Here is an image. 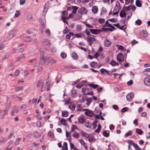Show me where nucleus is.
<instances>
[{
    "label": "nucleus",
    "instance_id": "3c124183",
    "mask_svg": "<svg viewBox=\"0 0 150 150\" xmlns=\"http://www.w3.org/2000/svg\"><path fill=\"white\" fill-rule=\"evenodd\" d=\"M76 29L77 31H80L81 30V25H78L76 26Z\"/></svg>",
    "mask_w": 150,
    "mask_h": 150
},
{
    "label": "nucleus",
    "instance_id": "aec40b11",
    "mask_svg": "<svg viewBox=\"0 0 150 150\" xmlns=\"http://www.w3.org/2000/svg\"><path fill=\"white\" fill-rule=\"evenodd\" d=\"M72 8L73 9L72 13L74 14H75L76 13L77 10L79 8L78 7L75 6H72Z\"/></svg>",
    "mask_w": 150,
    "mask_h": 150
},
{
    "label": "nucleus",
    "instance_id": "4d7b16f0",
    "mask_svg": "<svg viewBox=\"0 0 150 150\" xmlns=\"http://www.w3.org/2000/svg\"><path fill=\"white\" fill-rule=\"evenodd\" d=\"M109 21H111L112 22H113V23H115L117 22V19H115L114 18H112L111 19H109L108 20Z\"/></svg>",
    "mask_w": 150,
    "mask_h": 150
},
{
    "label": "nucleus",
    "instance_id": "864d4df0",
    "mask_svg": "<svg viewBox=\"0 0 150 150\" xmlns=\"http://www.w3.org/2000/svg\"><path fill=\"white\" fill-rule=\"evenodd\" d=\"M69 32V30L68 28L66 27L63 31V33L64 34H67Z\"/></svg>",
    "mask_w": 150,
    "mask_h": 150
},
{
    "label": "nucleus",
    "instance_id": "4c0bfd02",
    "mask_svg": "<svg viewBox=\"0 0 150 150\" xmlns=\"http://www.w3.org/2000/svg\"><path fill=\"white\" fill-rule=\"evenodd\" d=\"M23 87L22 86H19L16 87L15 88V90L16 91L23 90Z\"/></svg>",
    "mask_w": 150,
    "mask_h": 150
},
{
    "label": "nucleus",
    "instance_id": "72a5a7b5",
    "mask_svg": "<svg viewBox=\"0 0 150 150\" xmlns=\"http://www.w3.org/2000/svg\"><path fill=\"white\" fill-rule=\"evenodd\" d=\"M120 16L121 17H123L126 15V13L124 11H121L120 13Z\"/></svg>",
    "mask_w": 150,
    "mask_h": 150
},
{
    "label": "nucleus",
    "instance_id": "338daca9",
    "mask_svg": "<svg viewBox=\"0 0 150 150\" xmlns=\"http://www.w3.org/2000/svg\"><path fill=\"white\" fill-rule=\"evenodd\" d=\"M83 86V85L82 84H81V83H80V84H77L76 86V87H77V88H81V87H82V86Z\"/></svg>",
    "mask_w": 150,
    "mask_h": 150
},
{
    "label": "nucleus",
    "instance_id": "de8ad7c7",
    "mask_svg": "<svg viewBox=\"0 0 150 150\" xmlns=\"http://www.w3.org/2000/svg\"><path fill=\"white\" fill-rule=\"evenodd\" d=\"M33 135L35 137L37 138L40 136V134L37 132H36L33 134Z\"/></svg>",
    "mask_w": 150,
    "mask_h": 150
},
{
    "label": "nucleus",
    "instance_id": "13d9d810",
    "mask_svg": "<svg viewBox=\"0 0 150 150\" xmlns=\"http://www.w3.org/2000/svg\"><path fill=\"white\" fill-rule=\"evenodd\" d=\"M105 21V19L103 18H100L98 20V22L99 23H103Z\"/></svg>",
    "mask_w": 150,
    "mask_h": 150
},
{
    "label": "nucleus",
    "instance_id": "c85d7f7f",
    "mask_svg": "<svg viewBox=\"0 0 150 150\" xmlns=\"http://www.w3.org/2000/svg\"><path fill=\"white\" fill-rule=\"evenodd\" d=\"M141 2L140 0H137L136 1V5L138 7H141L142 4H141Z\"/></svg>",
    "mask_w": 150,
    "mask_h": 150
},
{
    "label": "nucleus",
    "instance_id": "20e7f679",
    "mask_svg": "<svg viewBox=\"0 0 150 150\" xmlns=\"http://www.w3.org/2000/svg\"><path fill=\"white\" fill-rule=\"evenodd\" d=\"M117 60L120 62H123L124 60V56L121 53H119L117 56Z\"/></svg>",
    "mask_w": 150,
    "mask_h": 150
},
{
    "label": "nucleus",
    "instance_id": "f3484780",
    "mask_svg": "<svg viewBox=\"0 0 150 150\" xmlns=\"http://www.w3.org/2000/svg\"><path fill=\"white\" fill-rule=\"evenodd\" d=\"M100 72L103 74H107L108 75H110L108 72V71L105 69L102 68L100 69Z\"/></svg>",
    "mask_w": 150,
    "mask_h": 150
},
{
    "label": "nucleus",
    "instance_id": "a18cd8bd",
    "mask_svg": "<svg viewBox=\"0 0 150 150\" xmlns=\"http://www.w3.org/2000/svg\"><path fill=\"white\" fill-rule=\"evenodd\" d=\"M116 47H117L118 49L121 50H122L124 49V47L120 45H116Z\"/></svg>",
    "mask_w": 150,
    "mask_h": 150
},
{
    "label": "nucleus",
    "instance_id": "9d476101",
    "mask_svg": "<svg viewBox=\"0 0 150 150\" xmlns=\"http://www.w3.org/2000/svg\"><path fill=\"white\" fill-rule=\"evenodd\" d=\"M43 84V83L42 81H39L37 83V87L39 88L41 87V92H42L43 91L45 90V88H44L42 86Z\"/></svg>",
    "mask_w": 150,
    "mask_h": 150
},
{
    "label": "nucleus",
    "instance_id": "6e6d98bb",
    "mask_svg": "<svg viewBox=\"0 0 150 150\" xmlns=\"http://www.w3.org/2000/svg\"><path fill=\"white\" fill-rule=\"evenodd\" d=\"M36 126L38 127H40L41 126V123L40 121H37L36 124Z\"/></svg>",
    "mask_w": 150,
    "mask_h": 150
},
{
    "label": "nucleus",
    "instance_id": "a211bd4d",
    "mask_svg": "<svg viewBox=\"0 0 150 150\" xmlns=\"http://www.w3.org/2000/svg\"><path fill=\"white\" fill-rule=\"evenodd\" d=\"M111 44V42L108 40H106L104 42V45L106 47H109Z\"/></svg>",
    "mask_w": 150,
    "mask_h": 150
},
{
    "label": "nucleus",
    "instance_id": "9b49d317",
    "mask_svg": "<svg viewBox=\"0 0 150 150\" xmlns=\"http://www.w3.org/2000/svg\"><path fill=\"white\" fill-rule=\"evenodd\" d=\"M139 35L142 38H144L147 36V33L146 31L143 30L139 33Z\"/></svg>",
    "mask_w": 150,
    "mask_h": 150
},
{
    "label": "nucleus",
    "instance_id": "b1692460",
    "mask_svg": "<svg viewBox=\"0 0 150 150\" xmlns=\"http://www.w3.org/2000/svg\"><path fill=\"white\" fill-rule=\"evenodd\" d=\"M88 85L90 87L94 89L97 88L99 86L97 84H95L93 83L89 84Z\"/></svg>",
    "mask_w": 150,
    "mask_h": 150
},
{
    "label": "nucleus",
    "instance_id": "dca6fc26",
    "mask_svg": "<svg viewBox=\"0 0 150 150\" xmlns=\"http://www.w3.org/2000/svg\"><path fill=\"white\" fill-rule=\"evenodd\" d=\"M18 111V108L16 106H14L13 108V110L11 111V114L12 115H13L15 113L17 112Z\"/></svg>",
    "mask_w": 150,
    "mask_h": 150
},
{
    "label": "nucleus",
    "instance_id": "603ef678",
    "mask_svg": "<svg viewBox=\"0 0 150 150\" xmlns=\"http://www.w3.org/2000/svg\"><path fill=\"white\" fill-rule=\"evenodd\" d=\"M61 56L63 58H65L67 57V54L66 53L62 52L61 54Z\"/></svg>",
    "mask_w": 150,
    "mask_h": 150
},
{
    "label": "nucleus",
    "instance_id": "f704fd0d",
    "mask_svg": "<svg viewBox=\"0 0 150 150\" xmlns=\"http://www.w3.org/2000/svg\"><path fill=\"white\" fill-rule=\"evenodd\" d=\"M97 63L95 62H91L90 64V65L91 67L95 68V66L97 65Z\"/></svg>",
    "mask_w": 150,
    "mask_h": 150
},
{
    "label": "nucleus",
    "instance_id": "ddd939ff",
    "mask_svg": "<svg viewBox=\"0 0 150 150\" xmlns=\"http://www.w3.org/2000/svg\"><path fill=\"white\" fill-rule=\"evenodd\" d=\"M84 110L86 111L85 112V113L86 115L90 117L92 116L93 113L91 111H90L88 109H84Z\"/></svg>",
    "mask_w": 150,
    "mask_h": 150
},
{
    "label": "nucleus",
    "instance_id": "8fccbe9b",
    "mask_svg": "<svg viewBox=\"0 0 150 150\" xmlns=\"http://www.w3.org/2000/svg\"><path fill=\"white\" fill-rule=\"evenodd\" d=\"M135 23L137 25H140L142 23V21L138 19L136 21Z\"/></svg>",
    "mask_w": 150,
    "mask_h": 150
},
{
    "label": "nucleus",
    "instance_id": "58836bf2",
    "mask_svg": "<svg viewBox=\"0 0 150 150\" xmlns=\"http://www.w3.org/2000/svg\"><path fill=\"white\" fill-rule=\"evenodd\" d=\"M79 121L80 123H83L84 122V119L83 118L81 117H79Z\"/></svg>",
    "mask_w": 150,
    "mask_h": 150
},
{
    "label": "nucleus",
    "instance_id": "412c9836",
    "mask_svg": "<svg viewBox=\"0 0 150 150\" xmlns=\"http://www.w3.org/2000/svg\"><path fill=\"white\" fill-rule=\"evenodd\" d=\"M62 150H68L67 144L66 142H64L62 147Z\"/></svg>",
    "mask_w": 150,
    "mask_h": 150
},
{
    "label": "nucleus",
    "instance_id": "f03ea898",
    "mask_svg": "<svg viewBox=\"0 0 150 150\" xmlns=\"http://www.w3.org/2000/svg\"><path fill=\"white\" fill-rule=\"evenodd\" d=\"M68 13L67 11H62V15L61 16V19L63 21L64 23H66L67 24H68V22L66 21L67 19L68 20L69 19V18L67 16L68 15Z\"/></svg>",
    "mask_w": 150,
    "mask_h": 150
},
{
    "label": "nucleus",
    "instance_id": "7c9ffc66",
    "mask_svg": "<svg viewBox=\"0 0 150 150\" xmlns=\"http://www.w3.org/2000/svg\"><path fill=\"white\" fill-rule=\"evenodd\" d=\"M25 42H28L32 41V39L30 38L28 36L26 37L25 39Z\"/></svg>",
    "mask_w": 150,
    "mask_h": 150
},
{
    "label": "nucleus",
    "instance_id": "69168bd1",
    "mask_svg": "<svg viewBox=\"0 0 150 150\" xmlns=\"http://www.w3.org/2000/svg\"><path fill=\"white\" fill-rule=\"evenodd\" d=\"M128 108L125 107L122 108L121 110V112H124L127 111Z\"/></svg>",
    "mask_w": 150,
    "mask_h": 150
},
{
    "label": "nucleus",
    "instance_id": "37998d69",
    "mask_svg": "<svg viewBox=\"0 0 150 150\" xmlns=\"http://www.w3.org/2000/svg\"><path fill=\"white\" fill-rule=\"evenodd\" d=\"M131 7V6H129L128 7H125L124 6L123 8V9L125 11H127L130 10Z\"/></svg>",
    "mask_w": 150,
    "mask_h": 150
},
{
    "label": "nucleus",
    "instance_id": "2f4dec72",
    "mask_svg": "<svg viewBox=\"0 0 150 150\" xmlns=\"http://www.w3.org/2000/svg\"><path fill=\"white\" fill-rule=\"evenodd\" d=\"M60 122L63 125H67V121L64 119H61L60 120Z\"/></svg>",
    "mask_w": 150,
    "mask_h": 150
},
{
    "label": "nucleus",
    "instance_id": "a878e982",
    "mask_svg": "<svg viewBox=\"0 0 150 150\" xmlns=\"http://www.w3.org/2000/svg\"><path fill=\"white\" fill-rule=\"evenodd\" d=\"M110 64L112 66H115L116 65H118V63L113 60H112L110 62Z\"/></svg>",
    "mask_w": 150,
    "mask_h": 150
},
{
    "label": "nucleus",
    "instance_id": "423d86ee",
    "mask_svg": "<svg viewBox=\"0 0 150 150\" xmlns=\"http://www.w3.org/2000/svg\"><path fill=\"white\" fill-rule=\"evenodd\" d=\"M96 39L94 37H89L87 38V41L89 43V45L91 46L93 42L95 41Z\"/></svg>",
    "mask_w": 150,
    "mask_h": 150
},
{
    "label": "nucleus",
    "instance_id": "f257e3e1",
    "mask_svg": "<svg viewBox=\"0 0 150 150\" xmlns=\"http://www.w3.org/2000/svg\"><path fill=\"white\" fill-rule=\"evenodd\" d=\"M78 17L79 19H81L82 16L83 14H86L87 12V10L84 7H81L78 9Z\"/></svg>",
    "mask_w": 150,
    "mask_h": 150
},
{
    "label": "nucleus",
    "instance_id": "bf43d9fd",
    "mask_svg": "<svg viewBox=\"0 0 150 150\" xmlns=\"http://www.w3.org/2000/svg\"><path fill=\"white\" fill-rule=\"evenodd\" d=\"M16 12L14 17H18L21 14V13L19 11H16Z\"/></svg>",
    "mask_w": 150,
    "mask_h": 150
},
{
    "label": "nucleus",
    "instance_id": "e2e57ef3",
    "mask_svg": "<svg viewBox=\"0 0 150 150\" xmlns=\"http://www.w3.org/2000/svg\"><path fill=\"white\" fill-rule=\"evenodd\" d=\"M95 140V139L94 138V137H91L89 138L88 139V141L90 142H91L92 141H94Z\"/></svg>",
    "mask_w": 150,
    "mask_h": 150
},
{
    "label": "nucleus",
    "instance_id": "0e129e2a",
    "mask_svg": "<svg viewBox=\"0 0 150 150\" xmlns=\"http://www.w3.org/2000/svg\"><path fill=\"white\" fill-rule=\"evenodd\" d=\"M137 121L138 120L137 119H135L133 123L135 126H137L138 125V123L137 122Z\"/></svg>",
    "mask_w": 150,
    "mask_h": 150
},
{
    "label": "nucleus",
    "instance_id": "2eb2a0df",
    "mask_svg": "<svg viewBox=\"0 0 150 150\" xmlns=\"http://www.w3.org/2000/svg\"><path fill=\"white\" fill-rule=\"evenodd\" d=\"M144 73L146 76H150V68H147L144 69Z\"/></svg>",
    "mask_w": 150,
    "mask_h": 150
},
{
    "label": "nucleus",
    "instance_id": "6e6552de",
    "mask_svg": "<svg viewBox=\"0 0 150 150\" xmlns=\"http://www.w3.org/2000/svg\"><path fill=\"white\" fill-rule=\"evenodd\" d=\"M16 33V32L15 30L12 31L8 34L7 38L10 39H11L15 36Z\"/></svg>",
    "mask_w": 150,
    "mask_h": 150
},
{
    "label": "nucleus",
    "instance_id": "f8f14e48",
    "mask_svg": "<svg viewBox=\"0 0 150 150\" xmlns=\"http://www.w3.org/2000/svg\"><path fill=\"white\" fill-rule=\"evenodd\" d=\"M145 84L147 86H150V79L148 77H146L144 79Z\"/></svg>",
    "mask_w": 150,
    "mask_h": 150
},
{
    "label": "nucleus",
    "instance_id": "39448f33",
    "mask_svg": "<svg viewBox=\"0 0 150 150\" xmlns=\"http://www.w3.org/2000/svg\"><path fill=\"white\" fill-rule=\"evenodd\" d=\"M89 30L90 32L93 34H99L102 32V30H98L95 29H89Z\"/></svg>",
    "mask_w": 150,
    "mask_h": 150
},
{
    "label": "nucleus",
    "instance_id": "c03bdc74",
    "mask_svg": "<svg viewBox=\"0 0 150 150\" xmlns=\"http://www.w3.org/2000/svg\"><path fill=\"white\" fill-rule=\"evenodd\" d=\"M102 30L103 31H113V30L111 29L110 28H102Z\"/></svg>",
    "mask_w": 150,
    "mask_h": 150
},
{
    "label": "nucleus",
    "instance_id": "49530a36",
    "mask_svg": "<svg viewBox=\"0 0 150 150\" xmlns=\"http://www.w3.org/2000/svg\"><path fill=\"white\" fill-rule=\"evenodd\" d=\"M87 99L86 98V97L85 96H83L82 97V99L80 100L79 101V102L80 103H83L85 102V100H86Z\"/></svg>",
    "mask_w": 150,
    "mask_h": 150
},
{
    "label": "nucleus",
    "instance_id": "cd10ccee",
    "mask_svg": "<svg viewBox=\"0 0 150 150\" xmlns=\"http://www.w3.org/2000/svg\"><path fill=\"white\" fill-rule=\"evenodd\" d=\"M92 100V99L91 98H89L87 99L86 100V101H87L86 104L88 106L90 105Z\"/></svg>",
    "mask_w": 150,
    "mask_h": 150
},
{
    "label": "nucleus",
    "instance_id": "5fc2aeb1",
    "mask_svg": "<svg viewBox=\"0 0 150 150\" xmlns=\"http://www.w3.org/2000/svg\"><path fill=\"white\" fill-rule=\"evenodd\" d=\"M132 134V131H129L127 133L125 134V137H127L128 136Z\"/></svg>",
    "mask_w": 150,
    "mask_h": 150
},
{
    "label": "nucleus",
    "instance_id": "1a4fd4ad",
    "mask_svg": "<svg viewBox=\"0 0 150 150\" xmlns=\"http://www.w3.org/2000/svg\"><path fill=\"white\" fill-rule=\"evenodd\" d=\"M42 42L44 45H45L50 46L51 45L50 41L47 39H45L43 40Z\"/></svg>",
    "mask_w": 150,
    "mask_h": 150
},
{
    "label": "nucleus",
    "instance_id": "c756f323",
    "mask_svg": "<svg viewBox=\"0 0 150 150\" xmlns=\"http://www.w3.org/2000/svg\"><path fill=\"white\" fill-rule=\"evenodd\" d=\"M81 133L83 136L85 137H86L88 138L90 137V135L88 134L83 131H82L81 132Z\"/></svg>",
    "mask_w": 150,
    "mask_h": 150
},
{
    "label": "nucleus",
    "instance_id": "0eeeda50",
    "mask_svg": "<svg viewBox=\"0 0 150 150\" xmlns=\"http://www.w3.org/2000/svg\"><path fill=\"white\" fill-rule=\"evenodd\" d=\"M134 96V94L133 93H129L126 96V98L127 100L131 101L132 100Z\"/></svg>",
    "mask_w": 150,
    "mask_h": 150
},
{
    "label": "nucleus",
    "instance_id": "052dcab7",
    "mask_svg": "<svg viewBox=\"0 0 150 150\" xmlns=\"http://www.w3.org/2000/svg\"><path fill=\"white\" fill-rule=\"evenodd\" d=\"M45 33L47 35L50 36V30L49 29L45 30Z\"/></svg>",
    "mask_w": 150,
    "mask_h": 150
},
{
    "label": "nucleus",
    "instance_id": "bb28decb",
    "mask_svg": "<svg viewBox=\"0 0 150 150\" xmlns=\"http://www.w3.org/2000/svg\"><path fill=\"white\" fill-rule=\"evenodd\" d=\"M136 132L139 134L141 135L143 133V132L141 129L138 128H137L136 129Z\"/></svg>",
    "mask_w": 150,
    "mask_h": 150
},
{
    "label": "nucleus",
    "instance_id": "473e14b6",
    "mask_svg": "<svg viewBox=\"0 0 150 150\" xmlns=\"http://www.w3.org/2000/svg\"><path fill=\"white\" fill-rule=\"evenodd\" d=\"M76 107V105L74 104H71L69 106V108L72 111L74 110Z\"/></svg>",
    "mask_w": 150,
    "mask_h": 150
},
{
    "label": "nucleus",
    "instance_id": "774afa93",
    "mask_svg": "<svg viewBox=\"0 0 150 150\" xmlns=\"http://www.w3.org/2000/svg\"><path fill=\"white\" fill-rule=\"evenodd\" d=\"M80 142L83 146L86 145V143L82 139H80Z\"/></svg>",
    "mask_w": 150,
    "mask_h": 150
},
{
    "label": "nucleus",
    "instance_id": "6ab92c4d",
    "mask_svg": "<svg viewBox=\"0 0 150 150\" xmlns=\"http://www.w3.org/2000/svg\"><path fill=\"white\" fill-rule=\"evenodd\" d=\"M48 6L45 4L44 6V10L42 12V14L43 15H45L47 11L48 10Z\"/></svg>",
    "mask_w": 150,
    "mask_h": 150
},
{
    "label": "nucleus",
    "instance_id": "393cba45",
    "mask_svg": "<svg viewBox=\"0 0 150 150\" xmlns=\"http://www.w3.org/2000/svg\"><path fill=\"white\" fill-rule=\"evenodd\" d=\"M21 139V137H19L16 139V141L14 143L15 145H17L19 144L20 141Z\"/></svg>",
    "mask_w": 150,
    "mask_h": 150
},
{
    "label": "nucleus",
    "instance_id": "4be33fe9",
    "mask_svg": "<svg viewBox=\"0 0 150 150\" xmlns=\"http://www.w3.org/2000/svg\"><path fill=\"white\" fill-rule=\"evenodd\" d=\"M68 112L66 110L62 111V115L63 117H67L68 116Z\"/></svg>",
    "mask_w": 150,
    "mask_h": 150
},
{
    "label": "nucleus",
    "instance_id": "09e8293b",
    "mask_svg": "<svg viewBox=\"0 0 150 150\" xmlns=\"http://www.w3.org/2000/svg\"><path fill=\"white\" fill-rule=\"evenodd\" d=\"M79 133H74L73 136L76 138H77L79 137Z\"/></svg>",
    "mask_w": 150,
    "mask_h": 150
},
{
    "label": "nucleus",
    "instance_id": "ea45409f",
    "mask_svg": "<svg viewBox=\"0 0 150 150\" xmlns=\"http://www.w3.org/2000/svg\"><path fill=\"white\" fill-rule=\"evenodd\" d=\"M72 57L74 59H76L78 58V55L75 53H73L72 54Z\"/></svg>",
    "mask_w": 150,
    "mask_h": 150
},
{
    "label": "nucleus",
    "instance_id": "680f3d73",
    "mask_svg": "<svg viewBox=\"0 0 150 150\" xmlns=\"http://www.w3.org/2000/svg\"><path fill=\"white\" fill-rule=\"evenodd\" d=\"M146 116V113L145 112H143L141 115V117H145Z\"/></svg>",
    "mask_w": 150,
    "mask_h": 150
},
{
    "label": "nucleus",
    "instance_id": "7ed1b4c3",
    "mask_svg": "<svg viewBox=\"0 0 150 150\" xmlns=\"http://www.w3.org/2000/svg\"><path fill=\"white\" fill-rule=\"evenodd\" d=\"M40 62L41 65H44L46 62L47 59L45 57V53L43 51L40 52Z\"/></svg>",
    "mask_w": 150,
    "mask_h": 150
},
{
    "label": "nucleus",
    "instance_id": "4468645a",
    "mask_svg": "<svg viewBox=\"0 0 150 150\" xmlns=\"http://www.w3.org/2000/svg\"><path fill=\"white\" fill-rule=\"evenodd\" d=\"M6 114L5 110H0V118L2 119L4 118V117Z\"/></svg>",
    "mask_w": 150,
    "mask_h": 150
},
{
    "label": "nucleus",
    "instance_id": "e433bc0d",
    "mask_svg": "<svg viewBox=\"0 0 150 150\" xmlns=\"http://www.w3.org/2000/svg\"><path fill=\"white\" fill-rule=\"evenodd\" d=\"M103 134L104 137H108L110 135L109 133H107L106 130H104L103 132Z\"/></svg>",
    "mask_w": 150,
    "mask_h": 150
},
{
    "label": "nucleus",
    "instance_id": "a19ab883",
    "mask_svg": "<svg viewBox=\"0 0 150 150\" xmlns=\"http://www.w3.org/2000/svg\"><path fill=\"white\" fill-rule=\"evenodd\" d=\"M27 19L28 21H32L33 20L32 15L31 14L28 15L27 16Z\"/></svg>",
    "mask_w": 150,
    "mask_h": 150
},
{
    "label": "nucleus",
    "instance_id": "c9c22d12",
    "mask_svg": "<svg viewBox=\"0 0 150 150\" xmlns=\"http://www.w3.org/2000/svg\"><path fill=\"white\" fill-rule=\"evenodd\" d=\"M133 146L134 147L136 150H141V149L136 144H133Z\"/></svg>",
    "mask_w": 150,
    "mask_h": 150
},
{
    "label": "nucleus",
    "instance_id": "5701e85b",
    "mask_svg": "<svg viewBox=\"0 0 150 150\" xmlns=\"http://www.w3.org/2000/svg\"><path fill=\"white\" fill-rule=\"evenodd\" d=\"M92 11L93 13H96L98 11V7L96 6L93 7L92 8Z\"/></svg>",
    "mask_w": 150,
    "mask_h": 150
},
{
    "label": "nucleus",
    "instance_id": "79ce46f5",
    "mask_svg": "<svg viewBox=\"0 0 150 150\" xmlns=\"http://www.w3.org/2000/svg\"><path fill=\"white\" fill-rule=\"evenodd\" d=\"M101 129V126L100 124L98 125V128L95 131V132L98 133L100 132Z\"/></svg>",
    "mask_w": 150,
    "mask_h": 150
}]
</instances>
